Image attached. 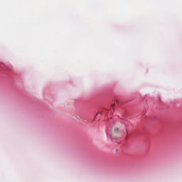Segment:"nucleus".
Here are the masks:
<instances>
[{
  "instance_id": "f257e3e1",
  "label": "nucleus",
  "mask_w": 182,
  "mask_h": 182,
  "mask_svg": "<svg viewBox=\"0 0 182 182\" xmlns=\"http://www.w3.org/2000/svg\"><path fill=\"white\" fill-rule=\"evenodd\" d=\"M127 125L125 123L116 121L111 127V137L123 139L124 134L127 132Z\"/></svg>"
},
{
  "instance_id": "f03ea898",
  "label": "nucleus",
  "mask_w": 182,
  "mask_h": 182,
  "mask_svg": "<svg viewBox=\"0 0 182 182\" xmlns=\"http://www.w3.org/2000/svg\"><path fill=\"white\" fill-rule=\"evenodd\" d=\"M114 105H112V109H114Z\"/></svg>"
}]
</instances>
